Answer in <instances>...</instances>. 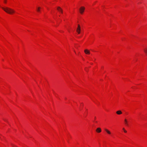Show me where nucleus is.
Here are the masks:
<instances>
[{
	"instance_id": "1",
	"label": "nucleus",
	"mask_w": 147,
	"mask_h": 147,
	"mask_svg": "<svg viewBox=\"0 0 147 147\" xmlns=\"http://www.w3.org/2000/svg\"><path fill=\"white\" fill-rule=\"evenodd\" d=\"M1 7L4 11L8 14H14L15 12V11L14 10L10 8L7 7Z\"/></svg>"
},
{
	"instance_id": "2",
	"label": "nucleus",
	"mask_w": 147,
	"mask_h": 147,
	"mask_svg": "<svg viewBox=\"0 0 147 147\" xmlns=\"http://www.w3.org/2000/svg\"><path fill=\"white\" fill-rule=\"evenodd\" d=\"M85 9V8L84 7L82 6L79 9V11L80 13L81 14H82L84 11Z\"/></svg>"
},
{
	"instance_id": "3",
	"label": "nucleus",
	"mask_w": 147,
	"mask_h": 147,
	"mask_svg": "<svg viewBox=\"0 0 147 147\" xmlns=\"http://www.w3.org/2000/svg\"><path fill=\"white\" fill-rule=\"evenodd\" d=\"M57 10L59 12V13L62 14L63 13V10L61 7H57Z\"/></svg>"
},
{
	"instance_id": "4",
	"label": "nucleus",
	"mask_w": 147,
	"mask_h": 147,
	"mask_svg": "<svg viewBox=\"0 0 147 147\" xmlns=\"http://www.w3.org/2000/svg\"><path fill=\"white\" fill-rule=\"evenodd\" d=\"M96 131L97 133H100L101 131V129L100 128L98 127L96 129Z\"/></svg>"
},
{
	"instance_id": "5",
	"label": "nucleus",
	"mask_w": 147,
	"mask_h": 147,
	"mask_svg": "<svg viewBox=\"0 0 147 147\" xmlns=\"http://www.w3.org/2000/svg\"><path fill=\"white\" fill-rule=\"evenodd\" d=\"M84 52L86 54H90V51L87 49L84 50Z\"/></svg>"
},
{
	"instance_id": "6",
	"label": "nucleus",
	"mask_w": 147,
	"mask_h": 147,
	"mask_svg": "<svg viewBox=\"0 0 147 147\" xmlns=\"http://www.w3.org/2000/svg\"><path fill=\"white\" fill-rule=\"evenodd\" d=\"M116 113L118 115H120L122 113V112L121 111L119 110L116 112Z\"/></svg>"
},
{
	"instance_id": "7",
	"label": "nucleus",
	"mask_w": 147,
	"mask_h": 147,
	"mask_svg": "<svg viewBox=\"0 0 147 147\" xmlns=\"http://www.w3.org/2000/svg\"><path fill=\"white\" fill-rule=\"evenodd\" d=\"M124 121L125 122V124L126 125H128V124L127 122V120L126 119H125L124 120Z\"/></svg>"
},
{
	"instance_id": "8",
	"label": "nucleus",
	"mask_w": 147,
	"mask_h": 147,
	"mask_svg": "<svg viewBox=\"0 0 147 147\" xmlns=\"http://www.w3.org/2000/svg\"><path fill=\"white\" fill-rule=\"evenodd\" d=\"M105 131L107 132L109 134H111V132L109 131L108 129H105Z\"/></svg>"
},
{
	"instance_id": "9",
	"label": "nucleus",
	"mask_w": 147,
	"mask_h": 147,
	"mask_svg": "<svg viewBox=\"0 0 147 147\" xmlns=\"http://www.w3.org/2000/svg\"><path fill=\"white\" fill-rule=\"evenodd\" d=\"M40 9H41L40 7H38L37 9V12H40Z\"/></svg>"
},
{
	"instance_id": "10",
	"label": "nucleus",
	"mask_w": 147,
	"mask_h": 147,
	"mask_svg": "<svg viewBox=\"0 0 147 147\" xmlns=\"http://www.w3.org/2000/svg\"><path fill=\"white\" fill-rule=\"evenodd\" d=\"M80 28H77L76 29V31L78 33H80Z\"/></svg>"
},
{
	"instance_id": "11",
	"label": "nucleus",
	"mask_w": 147,
	"mask_h": 147,
	"mask_svg": "<svg viewBox=\"0 0 147 147\" xmlns=\"http://www.w3.org/2000/svg\"><path fill=\"white\" fill-rule=\"evenodd\" d=\"M144 52L147 55V48L145 49H144Z\"/></svg>"
},
{
	"instance_id": "12",
	"label": "nucleus",
	"mask_w": 147,
	"mask_h": 147,
	"mask_svg": "<svg viewBox=\"0 0 147 147\" xmlns=\"http://www.w3.org/2000/svg\"><path fill=\"white\" fill-rule=\"evenodd\" d=\"M123 130L125 132V133H126L127 132V131L125 129V128H123Z\"/></svg>"
},
{
	"instance_id": "13",
	"label": "nucleus",
	"mask_w": 147,
	"mask_h": 147,
	"mask_svg": "<svg viewBox=\"0 0 147 147\" xmlns=\"http://www.w3.org/2000/svg\"><path fill=\"white\" fill-rule=\"evenodd\" d=\"M7 3V0H4V3L5 4H6Z\"/></svg>"
},
{
	"instance_id": "14",
	"label": "nucleus",
	"mask_w": 147,
	"mask_h": 147,
	"mask_svg": "<svg viewBox=\"0 0 147 147\" xmlns=\"http://www.w3.org/2000/svg\"><path fill=\"white\" fill-rule=\"evenodd\" d=\"M77 28H80V25H79V24H78V26Z\"/></svg>"
},
{
	"instance_id": "15",
	"label": "nucleus",
	"mask_w": 147,
	"mask_h": 147,
	"mask_svg": "<svg viewBox=\"0 0 147 147\" xmlns=\"http://www.w3.org/2000/svg\"><path fill=\"white\" fill-rule=\"evenodd\" d=\"M96 119V117H94V119Z\"/></svg>"
},
{
	"instance_id": "16",
	"label": "nucleus",
	"mask_w": 147,
	"mask_h": 147,
	"mask_svg": "<svg viewBox=\"0 0 147 147\" xmlns=\"http://www.w3.org/2000/svg\"><path fill=\"white\" fill-rule=\"evenodd\" d=\"M0 138H1V137H0Z\"/></svg>"
}]
</instances>
